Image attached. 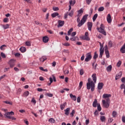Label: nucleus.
Here are the masks:
<instances>
[{"instance_id":"nucleus-8","label":"nucleus","mask_w":125,"mask_h":125,"mask_svg":"<svg viewBox=\"0 0 125 125\" xmlns=\"http://www.w3.org/2000/svg\"><path fill=\"white\" fill-rule=\"evenodd\" d=\"M82 39L84 40V41H90V38L88 37V32H86L85 35L82 37Z\"/></svg>"},{"instance_id":"nucleus-47","label":"nucleus","mask_w":125,"mask_h":125,"mask_svg":"<svg viewBox=\"0 0 125 125\" xmlns=\"http://www.w3.org/2000/svg\"><path fill=\"white\" fill-rule=\"evenodd\" d=\"M4 103H5V104H9V105H12V103L10 102H8L7 101H4Z\"/></svg>"},{"instance_id":"nucleus-56","label":"nucleus","mask_w":125,"mask_h":125,"mask_svg":"<svg viewBox=\"0 0 125 125\" xmlns=\"http://www.w3.org/2000/svg\"><path fill=\"white\" fill-rule=\"evenodd\" d=\"M25 44L27 45V46H31V43H30L29 42H26Z\"/></svg>"},{"instance_id":"nucleus-28","label":"nucleus","mask_w":125,"mask_h":125,"mask_svg":"<svg viewBox=\"0 0 125 125\" xmlns=\"http://www.w3.org/2000/svg\"><path fill=\"white\" fill-rule=\"evenodd\" d=\"M40 60L41 62H44L45 60H46V57L45 56H42L40 59Z\"/></svg>"},{"instance_id":"nucleus-46","label":"nucleus","mask_w":125,"mask_h":125,"mask_svg":"<svg viewBox=\"0 0 125 125\" xmlns=\"http://www.w3.org/2000/svg\"><path fill=\"white\" fill-rule=\"evenodd\" d=\"M0 55L1 57H2V58H5L6 57V56H5V54L3 53H1Z\"/></svg>"},{"instance_id":"nucleus-12","label":"nucleus","mask_w":125,"mask_h":125,"mask_svg":"<svg viewBox=\"0 0 125 125\" xmlns=\"http://www.w3.org/2000/svg\"><path fill=\"white\" fill-rule=\"evenodd\" d=\"M106 20L109 24H111V23H112V18L111 17V15L110 14L107 15Z\"/></svg>"},{"instance_id":"nucleus-44","label":"nucleus","mask_w":125,"mask_h":125,"mask_svg":"<svg viewBox=\"0 0 125 125\" xmlns=\"http://www.w3.org/2000/svg\"><path fill=\"white\" fill-rule=\"evenodd\" d=\"M121 65H122V61H119L117 63V67H120Z\"/></svg>"},{"instance_id":"nucleus-4","label":"nucleus","mask_w":125,"mask_h":125,"mask_svg":"<svg viewBox=\"0 0 125 125\" xmlns=\"http://www.w3.org/2000/svg\"><path fill=\"white\" fill-rule=\"evenodd\" d=\"M102 103L104 108H109V106H110V99H108L106 101L103 100Z\"/></svg>"},{"instance_id":"nucleus-59","label":"nucleus","mask_w":125,"mask_h":125,"mask_svg":"<svg viewBox=\"0 0 125 125\" xmlns=\"http://www.w3.org/2000/svg\"><path fill=\"white\" fill-rule=\"evenodd\" d=\"M77 35V32H73L71 33V36L72 37H75V36Z\"/></svg>"},{"instance_id":"nucleus-55","label":"nucleus","mask_w":125,"mask_h":125,"mask_svg":"<svg viewBox=\"0 0 125 125\" xmlns=\"http://www.w3.org/2000/svg\"><path fill=\"white\" fill-rule=\"evenodd\" d=\"M68 15V12L64 14V19H66V18H67Z\"/></svg>"},{"instance_id":"nucleus-10","label":"nucleus","mask_w":125,"mask_h":125,"mask_svg":"<svg viewBox=\"0 0 125 125\" xmlns=\"http://www.w3.org/2000/svg\"><path fill=\"white\" fill-rule=\"evenodd\" d=\"M97 30L100 32L104 35V36H106L107 35L106 34V31L104 30V28H99V27L97 28Z\"/></svg>"},{"instance_id":"nucleus-43","label":"nucleus","mask_w":125,"mask_h":125,"mask_svg":"<svg viewBox=\"0 0 125 125\" xmlns=\"http://www.w3.org/2000/svg\"><path fill=\"white\" fill-rule=\"evenodd\" d=\"M53 10L54 11H58V10H59V8H58V7H53Z\"/></svg>"},{"instance_id":"nucleus-41","label":"nucleus","mask_w":125,"mask_h":125,"mask_svg":"<svg viewBox=\"0 0 125 125\" xmlns=\"http://www.w3.org/2000/svg\"><path fill=\"white\" fill-rule=\"evenodd\" d=\"M113 46V42L112 41H109L108 42V47H112Z\"/></svg>"},{"instance_id":"nucleus-21","label":"nucleus","mask_w":125,"mask_h":125,"mask_svg":"<svg viewBox=\"0 0 125 125\" xmlns=\"http://www.w3.org/2000/svg\"><path fill=\"white\" fill-rule=\"evenodd\" d=\"M87 26L89 31H91L92 28V22H88L87 23Z\"/></svg>"},{"instance_id":"nucleus-18","label":"nucleus","mask_w":125,"mask_h":125,"mask_svg":"<svg viewBox=\"0 0 125 125\" xmlns=\"http://www.w3.org/2000/svg\"><path fill=\"white\" fill-rule=\"evenodd\" d=\"M103 85H104V84L103 83H99L98 84V89H99V90H101V89L103 88Z\"/></svg>"},{"instance_id":"nucleus-20","label":"nucleus","mask_w":125,"mask_h":125,"mask_svg":"<svg viewBox=\"0 0 125 125\" xmlns=\"http://www.w3.org/2000/svg\"><path fill=\"white\" fill-rule=\"evenodd\" d=\"M70 107L67 108L66 109H64V114L66 115V116H69V114H70Z\"/></svg>"},{"instance_id":"nucleus-1","label":"nucleus","mask_w":125,"mask_h":125,"mask_svg":"<svg viewBox=\"0 0 125 125\" xmlns=\"http://www.w3.org/2000/svg\"><path fill=\"white\" fill-rule=\"evenodd\" d=\"M80 16H77V22L78 23L77 26L78 27H82L83 24H84L86 22V20H87V17H88V15L86 14L82 18V20L80 19Z\"/></svg>"},{"instance_id":"nucleus-58","label":"nucleus","mask_w":125,"mask_h":125,"mask_svg":"<svg viewBox=\"0 0 125 125\" xmlns=\"http://www.w3.org/2000/svg\"><path fill=\"white\" fill-rule=\"evenodd\" d=\"M63 52L64 53H67V54H69L70 53V52H69L68 50H64Z\"/></svg>"},{"instance_id":"nucleus-23","label":"nucleus","mask_w":125,"mask_h":125,"mask_svg":"<svg viewBox=\"0 0 125 125\" xmlns=\"http://www.w3.org/2000/svg\"><path fill=\"white\" fill-rule=\"evenodd\" d=\"M83 13V9H81L78 11L77 16H82Z\"/></svg>"},{"instance_id":"nucleus-5","label":"nucleus","mask_w":125,"mask_h":125,"mask_svg":"<svg viewBox=\"0 0 125 125\" xmlns=\"http://www.w3.org/2000/svg\"><path fill=\"white\" fill-rule=\"evenodd\" d=\"M100 44V58H102L103 53H104V48H103V44L101 42H99Z\"/></svg>"},{"instance_id":"nucleus-2","label":"nucleus","mask_w":125,"mask_h":125,"mask_svg":"<svg viewBox=\"0 0 125 125\" xmlns=\"http://www.w3.org/2000/svg\"><path fill=\"white\" fill-rule=\"evenodd\" d=\"M87 89H90L91 91H94V88L95 87V84L94 83L91 81V78H88V83H86Z\"/></svg>"},{"instance_id":"nucleus-37","label":"nucleus","mask_w":125,"mask_h":125,"mask_svg":"<svg viewBox=\"0 0 125 125\" xmlns=\"http://www.w3.org/2000/svg\"><path fill=\"white\" fill-rule=\"evenodd\" d=\"M97 109L99 112H100V111H101L102 108H101V106L100 105V104H97Z\"/></svg>"},{"instance_id":"nucleus-7","label":"nucleus","mask_w":125,"mask_h":125,"mask_svg":"<svg viewBox=\"0 0 125 125\" xmlns=\"http://www.w3.org/2000/svg\"><path fill=\"white\" fill-rule=\"evenodd\" d=\"M10 68H13L15 66V60L11 59L8 62Z\"/></svg>"},{"instance_id":"nucleus-24","label":"nucleus","mask_w":125,"mask_h":125,"mask_svg":"<svg viewBox=\"0 0 125 125\" xmlns=\"http://www.w3.org/2000/svg\"><path fill=\"white\" fill-rule=\"evenodd\" d=\"M70 97L71 98V99L72 100H74V101H76V100H77V97H76V96L73 95L72 94H70Z\"/></svg>"},{"instance_id":"nucleus-36","label":"nucleus","mask_w":125,"mask_h":125,"mask_svg":"<svg viewBox=\"0 0 125 125\" xmlns=\"http://www.w3.org/2000/svg\"><path fill=\"white\" fill-rule=\"evenodd\" d=\"M49 81H50V83H48V85H50L51 84V83H53V78L50 77Z\"/></svg>"},{"instance_id":"nucleus-32","label":"nucleus","mask_w":125,"mask_h":125,"mask_svg":"<svg viewBox=\"0 0 125 125\" xmlns=\"http://www.w3.org/2000/svg\"><path fill=\"white\" fill-rule=\"evenodd\" d=\"M117 113L116 111H113L112 112V117L113 118H116L117 117Z\"/></svg>"},{"instance_id":"nucleus-34","label":"nucleus","mask_w":125,"mask_h":125,"mask_svg":"<svg viewBox=\"0 0 125 125\" xmlns=\"http://www.w3.org/2000/svg\"><path fill=\"white\" fill-rule=\"evenodd\" d=\"M98 16V14H95L94 15V16L93 17V22H94V21H95V20H96V19L97 18Z\"/></svg>"},{"instance_id":"nucleus-61","label":"nucleus","mask_w":125,"mask_h":125,"mask_svg":"<svg viewBox=\"0 0 125 125\" xmlns=\"http://www.w3.org/2000/svg\"><path fill=\"white\" fill-rule=\"evenodd\" d=\"M74 14V13L73 11H71L70 13L68 14L69 16H70V17H72Z\"/></svg>"},{"instance_id":"nucleus-13","label":"nucleus","mask_w":125,"mask_h":125,"mask_svg":"<svg viewBox=\"0 0 125 125\" xmlns=\"http://www.w3.org/2000/svg\"><path fill=\"white\" fill-rule=\"evenodd\" d=\"M122 76H123V72L120 71L118 74H117L115 77V80H119V79H121L122 78Z\"/></svg>"},{"instance_id":"nucleus-62","label":"nucleus","mask_w":125,"mask_h":125,"mask_svg":"<svg viewBox=\"0 0 125 125\" xmlns=\"http://www.w3.org/2000/svg\"><path fill=\"white\" fill-rule=\"evenodd\" d=\"M121 82L124 83H125V77H123L121 79Z\"/></svg>"},{"instance_id":"nucleus-48","label":"nucleus","mask_w":125,"mask_h":125,"mask_svg":"<svg viewBox=\"0 0 125 125\" xmlns=\"http://www.w3.org/2000/svg\"><path fill=\"white\" fill-rule=\"evenodd\" d=\"M9 21V20L7 18H4L3 19V22L4 23H7V21Z\"/></svg>"},{"instance_id":"nucleus-39","label":"nucleus","mask_w":125,"mask_h":125,"mask_svg":"<svg viewBox=\"0 0 125 125\" xmlns=\"http://www.w3.org/2000/svg\"><path fill=\"white\" fill-rule=\"evenodd\" d=\"M48 122L54 124V123H55V120L53 118H50V119H49Z\"/></svg>"},{"instance_id":"nucleus-51","label":"nucleus","mask_w":125,"mask_h":125,"mask_svg":"<svg viewBox=\"0 0 125 125\" xmlns=\"http://www.w3.org/2000/svg\"><path fill=\"white\" fill-rule=\"evenodd\" d=\"M75 114V110H73L71 112V113H70V115L71 117H74V115Z\"/></svg>"},{"instance_id":"nucleus-9","label":"nucleus","mask_w":125,"mask_h":125,"mask_svg":"<svg viewBox=\"0 0 125 125\" xmlns=\"http://www.w3.org/2000/svg\"><path fill=\"white\" fill-rule=\"evenodd\" d=\"M112 95L109 94H104L103 95V98L105 99V101H107L108 99H110V97H111Z\"/></svg>"},{"instance_id":"nucleus-50","label":"nucleus","mask_w":125,"mask_h":125,"mask_svg":"<svg viewBox=\"0 0 125 125\" xmlns=\"http://www.w3.org/2000/svg\"><path fill=\"white\" fill-rule=\"evenodd\" d=\"M98 57V55L96 53V52L95 53L93 58L94 59H96Z\"/></svg>"},{"instance_id":"nucleus-26","label":"nucleus","mask_w":125,"mask_h":125,"mask_svg":"<svg viewBox=\"0 0 125 125\" xmlns=\"http://www.w3.org/2000/svg\"><path fill=\"white\" fill-rule=\"evenodd\" d=\"M26 50L27 49H26V47H21L20 48V51H21L22 53L24 52H25Z\"/></svg>"},{"instance_id":"nucleus-3","label":"nucleus","mask_w":125,"mask_h":125,"mask_svg":"<svg viewBox=\"0 0 125 125\" xmlns=\"http://www.w3.org/2000/svg\"><path fill=\"white\" fill-rule=\"evenodd\" d=\"M6 119H9V120H12V121H16V118L14 117V112L13 111L5 112L4 114Z\"/></svg>"},{"instance_id":"nucleus-30","label":"nucleus","mask_w":125,"mask_h":125,"mask_svg":"<svg viewBox=\"0 0 125 125\" xmlns=\"http://www.w3.org/2000/svg\"><path fill=\"white\" fill-rule=\"evenodd\" d=\"M106 71L107 72H111V71H112V65H109V66H108L107 67Z\"/></svg>"},{"instance_id":"nucleus-52","label":"nucleus","mask_w":125,"mask_h":125,"mask_svg":"<svg viewBox=\"0 0 125 125\" xmlns=\"http://www.w3.org/2000/svg\"><path fill=\"white\" fill-rule=\"evenodd\" d=\"M63 73H64V75H68V74H69V70H65L63 71Z\"/></svg>"},{"instance_id":"nucleus-35","label":"nucleus","mask_w":125,"mask_h":125,"mask_svg":"<svg viewBox=\"0 0 125 125\" xmlns=\"http://www.w3.org/2000/svg\"><path fill=\"white\" fill-rule=\"evenodd\" d=\"M29 94H30V92L28 91H26L24 92L23 96H25L26 97H27V96H28V95H29Z\"/></svg>"},{"instance_id":"nucleus-38","label":"nucleus","mask_w":125,"mask_h":125,"mask_svg":"<svg viewBox=\"0 0 125 125\" xmlns=\"http://www.w3.org/2000/svg\"><path fill=\"white\" fill-rule=\"evenodd\" d=\"M5 47H6V45L5 44L2 45L0 47V49H1V50H4V49H5V48H4Z\"/></svg>"},{"instance_id":"nucleus-42","label":"nucleus","mask_w":125,"mask_h":125,"mask_svg":"<svg viewBox=\"0 0 125 125\" xmlns=\"http://www.w3.org/2000/svg\"><path fill=\"white\" fill-rule=\"evenodd\" d=\"M104 10V7L103 6L100 7L98 9V11H99L100 12L101 11H103Z\"/></svg>"},{"instance_id":"nucleus-40","label":"nucleus","mask_w":125,"mask_h":125,"mask_svg":"<svg viewBox=\"0 0 125 125\" xmlns=\"http://www.w3.org/2000/svg\"><path fill=\"white\" fill-rule=\"evenodd\" d=\"M74 42H77V41H79V37H73V40Z\"/></svg>"},{"instance_id":"nucleus-15","label":"nucleus","mask_w":125,"mask_h":125,"mask_svg":"<svg viewBox=\"0 0 125 125\" xmlns=\"http://www.w3.org/2000/svg\"><path fill=\"white\" fill-rule=\"evenodd\" d=\"M92 78L94 82V84H95V83H96V81L97 80V77H96V74L94 73L93 74H92Z\"/></svg>"},{"instance_id":"nucleus-33","label":"nucleus","mask_w":125,"mask_h":125,"mask_svg":"<svg viewBox=\"0 0 125 125\" xmlns=\"http://www.w3.org/2000/svg\"><path fill=\"white\" fill-rule=\"evenodd\" d=\"M73 28H70L69 31L67 32L68 36H71V33L73 32Z\"/></svg>"},{"instance_id":"nucleus-49","label":"nucleus","mask_w":125,"mask_h":125,"mask_svg":"<svg viewBox=\"0 0 125 125\" xmlns=\"http://www.w3.org/2000/svg\"><path fill=\"white\" fill-rule=\"evenodd\" d=\"M82 86H83V82H80L79 83V89H81L82 88Z\"/></svg>"},{"instance_id":"nucleus-6","label":"nucleus","mask_w":125,"mask_h":125,"mask_svg":"<svg viewBox=\"0 0 125 125\" xmlns=\"http://www.w3.org/2000/svg\"><path fill=\"white\" fill-rule=\"evenodd\" d=\"M91 58H92V57L91 56V53H87L86 54V58H85V62H88V61H90V60H91Z\"/></svg>"},{"instance_id":"nucleus-27","label":"nucleus","mask_w":125,"mask_h":125,"mask_svg":"<svg viewBox=\"0 0 125 125\" xmlns=\"http://www.w3.org/2000/svg\"><path fill=\"white\" fill-rule=\"evenodd\" d=\"M58 15H59V13L57 12H55L51 14V16L53 18H55V17H56V16H58Z\"/></svg>"},{"instance_id":"nucleus-25","label":"nucleus","mask_w":125,"mask_h":125,"mask_svg":"<svg viewBox=\"0 0 125 125\" xmlns=\"http://www.w3.org/2000/svg\"><path fill=\"white\" fill-rule=\"evenodd\" d=\"M2 28H3L4 30H6V29H9V24H6L4 25H2Z\"/></svg>"},{"instance_id":"nucleus-16","label":"nucleus","mask_w":125,"mask_h":125,"mask_svg":"<svg viewBox=\"0 0 125 125\" xmlns=\"http://www.w3.org/2000/svg\"><path fill=\"white\" fill-rule=\"evenodd\" d=\"M64 21H61V20H59L58 21V27H62V26H64Z\"/></svg>"},{"instance_id":"nucleus-60","label":"nucleus","mask_w":125,"mask_h":125,"mask_svg":"<svg viewBox=\"0 0 125 125\" xmlns=\"http://www.w3.org/2000/svg\"><path fill=\"white\" fill-rule=\"evenodd\" d=\"M92 0H86V3L88 5L90 4V3L91 2V1Z\"/></svg>"},{"instance_id":"nucleus-19","label":"nucleus","mask_w":125,"mask_h":125,"mask_svg":"<svg viewBox=\"0 0 125 125\" xmlns=\"http://www.w3.org/2000/svg\"><path fill=\"white\" fill-rule=\"evenodd\" d=\"M120 52H121V53H125V42L124 43L122 47L121 48Z\"/></svg>"},{"instance_id":"nucleus-64","label":"nucleus","mask_w":125,"mask_h":125,"mask_svg":"<svg viewBox=\"0 0 125 125\" xmlns=\"http://www.w3.org/2000/svg\"><path fill=\"white\" fill-rule=\"evenodd\" d=\"M122 122L123 123H125V116H123L122 118Z\"/></svg>"},{"instance_id":"nucleus-57","label":"nucleus","mask_w":125,"mask_h":125,"mask_svg":"<svg viewBox=\"0 0 125 125\" xmlns=\"http://www.w3.org/2000/svg\"><path fill=\"white\" fill-rule=\"evenodd\" d=\"M114 121V119H113V118H109V119H108V122H109V123H112V122H113Z\"/></svg>"},{"instance_id":"nucleus-45","label":"nucleus","mask_w":125,"mask_h":125,"mask_svg":"<svg viewBox=\"0 0 125 125\" xmlns=\"http://www.w3.org/2000/svg\"><path fill=\"white\" fill-rule=\"evenodd\" d=\"M62 45H64V46H70V43L68 42L63 43L62 44Z\"/></svg>"},{"instance_id":"nucleus-14","label":"nucleus","mask_w":125,"mask_h":125,"mask_svg":"<svg viewBox=\"0 0 125 125\" xmlns=\"http://www.w3.org/2000/svg\"><path fill=\"white\" fill-rule=\"evenodd\" d=\"M72 0H70L69 1V11H70V10H71V9H72V7L71 6V5L73 6V5H75V3H76V0H73V3H72Z\"/></svg>"},{"instance_id":"nucleus-31","label":"nucleus","mask_w":125,"mask_h":125,"mask_svg":"<svg viewBox=\"0 0 125 125\" xmlns=\"http://www.w3.org/2000/svg\"><path fill=\"white\" fill-rule=\"evenodd\" d=\"M100 120L101 122H105L106 121V117L104 116H101L100 117Z\"/></svg>"},{"instance_id":"nucleus-17","label":"nucleus","mask_w":125,"mask_h":125,"mask_svg":"<svg viewBox=\"0 0 125 125\" xmlns=\"http://www.w3.org/2000/svg\"><path fill=\"white\" fill-rule=\"evenodd\" d=\"M48 41H49V39L48 38V37L45 36L42 38L43 42L46 43V42H48Z\"/></svg>"},{"instance_id":"nucleus-11","label":"nucleus","mask_w":125,"mask_h":125,"mask_svg":"<svg viewBox=\"0 0 125 125\" xmlns=\"http://www.w3.org/2000/svg\"><path fill=\"white\" fill-rule=\"evenodd\" d=\"M105 53L107 58H109V57H110V53H109V51L108 50V46L107 45H105Z\"/></svg>"},{"instance_id":"nucleus-54","label":"nucleus","mask_w":125,"mask_h":125,"mask_svg":"<svg viewBox=\"0 0 125 125\" xmlns=\"http://www.w3.org/2000/svg\"><path fill=\"white\" fill-rule=\"evenodd\" d=\"M31 102L32 103H34V104H36L37 103V102L36 101V100H35V98H32V100H31Z\"/></svg>"},{"instance_id":"nucleus-63","label":"nucleus","mask_w":125,"mask_h":125,"mask_svg":"<svg viewBox=\"0 0 125 125\" xmlns=\"http://www.w3.org/2000/svg\"><path fill=\"white\" fill-rule=\"evenodd\" d=\"M83 69H81L80 71V74L81 76H83Z\"/></svg>"},{"instance_id":"nucleus-22","label":"nucleus","mask_w":125,"mask_h":125,"mask_svg":"<svg viewBox=\"0 0 125 125\" xmlns=\"http://www.w3.org/2000/svg\"><path fill=\"white\" fill-rule=\"evenodd\" d=\"M66 105H67V103H66V102L61 104V105H60L61 110H64V108H65V107H66Z\"/></svg>"},{"instance_id":"nucleus-53","label":"nucleus","mask_w":125,"mask_h":125,"mask_svg":"<svg viewBox=\"0 0 125 125\" xmlns=\"http://www.w3.org/2000/svg\"><path fill=\"white\" fill-rule=\"evenodd\" d=\"M6 76V75H3L1 76L0 77V81H1V80H3V79H4V78H5Z\"/></svg>"},{"instance_id":"nucleus-29","label":"nucleus","mask_w":125,"mask_h":125,"mask_svg":"<svg viewBox=\"0 0 125 125\" xmlns=\"http://www.w3.org/2000/svg\"><path fill=\"white\" fill-rule=\"evenodd\" d=\"M97 100L95 99L93 103V106L96 108L97 106Z\"/></svg>"}]
</instances>
